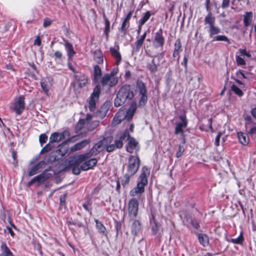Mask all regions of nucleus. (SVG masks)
<instances>
[{
  "mask_svg": "<svg viewBox=\"0 0 256 256\" xmlns=\"http://www.w3.org/2000/svg\"><path fill=\"white\" fill-rule=\"evenodd\" d=\"M64 46L66 50L68 59H71L76 54V52L74 50L72 44L70 43L66 40H64Z\"/></svg>",
  "mask_w": 256,
  "mask_h": 256,
  "instance_id": "c85d7f7f",
  "label": "nucleus"
},
{
  "mask_svg": "<svg viewBox=\"0 0 256 256\" xmlns=\"http://www.w3.org/2000/svg\"><path fill=\"white\" fill-rule=\"evenodd\" d=\"M186 221L196 229H198L200 227L199 222L198 220L190 214H186L185 216Z\"/></svg>",
  "mask_w": 256,
  "mask_h": 256,
  "instance_id": "a878e982",
  "label": "nucleus"
},
{
  "mask_svg": "<svg viewBox=\"0 0 256 256\" xmlns=\"http://www.w3.org/2000/svg\"><path fill=\"white\" fill-rule=\"evenodd\" d=\"M118 71V68H115L112 70V71H111L110 73H108L107 74H108L112 78H115L114 76L117 74Z\"/></svg>",
  "mask_w": 256,
  "mask_h": 256,
  "instance_id": "774afa93",
  "label": "nucleus"
},
{
  "mask_svg": "<svg viewBox=\"0 0 256 256\" xmlns=\"http://www.w3.org/2000/svg\"><path fill=\"white\" fill-rule=\"evenodd\" d=\"M98 163V160L96 158H86L81 164L82 170L86 171L92 168Z\"/></svg>",
  "mask_w": 256,
  "mask_h": 256,
  "instance_id": "6ab92c4d",
  "label": "nucleus"
},
{
  "mask_svg": "<svg viewBox=\"0 0 256 256\" xmlns=\"http://www.w3.org/2000/svg\"><path fill=\"white\" fill-rule=\"evenodd\" d=\"M136 110V106H135L132 110H128L126 112V115L124 116V119L126 118L128 121L131 120L133 118Z\"/></svg>",
  "mask_w": 256,
  "mask_h": 256,
  "instance_id": "49530a36",
  "label": "nucleus"
},
{
  "mask_svg": "<svg viewBox=\"0 0 256 256\" xmlns=\"http://www.w3.org/2000/svg\"><path fill=\"white\" fill-rule=\"evenodd\" d=\"M148 68L152 74L155 73L158 71V65L155 63L154 59L153 58L150 64H148L147 66Z\"/></svg>",
  "mask_w": 256,
  "mask_h": 256,
  "instance_id": "ea45409f",
  "label": "nucleus"
},
{
  "mask_svg": "<svg viewBox=\"0 0 256 256\" xmlns=\"http://www.w3.org/2000/svg\"><path fill=\"white\" fill-rule=\"evenodd\" d=\"M53 147V144L49 142L42 148L40 154H43L50 151Z\"/></svg>",
  "mask_w": 256,
  "mask_h": 256,
  "instance_id": "8fccbe9b",
  "label": "nucleus"
},
{
  "mask_svg": "<svg viewBox=\"0 0 256 256\" xmlns=\"http://www.w3.org/2000/svg\"><path fill=\"white\" fill-rule=\"evenodd\" d=\"M126 137H130V132L128 129H126L124 132H119L116 135L114 144L117 148L122 147V142L126 140Z\"/></svg>",
  "mask_w": 256,
  "mask_h": 256,
  "instance_id": "6e6552de",
  "label": "nucleus"
},
{
  "mask_svg": "<svg viewBox=\"0 0 256 256\" xmlns=\"http://www.w3.org/2000/svg\"><path fill=\"white\" fill-rule=\"evenodd\" d=\"M126 140H128V142L126 146V150L130 153H132L134 149L138 146V142L136 141L134 138L130 136V137H126Z\"/></svg>",
  "mask_w": 256,
  "mask_h": 256,
  "instance_id": "412c9836",
  "label": "nucleus"
},
{
  "mask_svg": "<svg viewBox=\"0 0 256 256\" xmlns=\"http://www.w3.org/2000/svg\"><path fill=\"white\" fill-rule=\"evenodd\" d=\"M67 140H65L58 146V150L60 152V154L62 156L66 153L68 150V148L66 146L67 145Z\"/></svg>",
  "mask_w": 256,
  "mask_h": 256,
  "instance_id": "4c0bfd02",
  "label": "nucleus"
},
{
  "mask_svg": "<svg viewBox=\"0 0 256 256\" xmlns=\"http://www.w3.org/2000/svg\"><path fill=\"white\" fill-rule=\"evenodd\" d=\"M90 142L89 140H84L76 144L72 148V150L76 151L86 146Z\"/></svg>",
  "mask_w": 256,
  "mask_h": 256,
  "instance_id": "7c9ffc66",
  "label": "nucleus"
},
{
  "mask_svg": "<svg viewBox=\"0 0 256 256\" xmlns=\"http://www.w3.org/2000/svg\"><path fill=\"white\" fill-rule=\"evenodd\" d=\"M136 88L138 89L140 98L138 102L139 107H143L148 101V90L145 84L141 80H138L136 82Z\"/></svg>",
  "mask_w": 256,
  "mask_h": 256,
  "instance_id": "20e7f679",
  "label": "nucleus"
},
{
  "mask_svg": "<svg viewBox=\"0 0 256 256\" xmlns=\"http://www.w3.org/2000/svg\"><path fill=\"white\" fill-rule=\"evenodd\" d=\"M160 227V224L158 222L154 224V225L152 226V234L154 236L156 235L158 233Z\"/></svg>",
  "mask_w": 256,
  "mask_h": 256,
  "instance_id": "3c124183",
  "label": "nucleus"
},
{
  "mask_svg": "<svg viewBox=\"0 0 256 256\" xmlns=\"http://www.w3.org/2000/svg\"><path fill=\"white\" fill-rule=\"evenodd\" d=\"M52 23V20L48 18H46L44 19L43 26L46 28L50 26Z\"/></svg>",
  "mask_w": 256,
  "mask_h": 256,
  "instance_id": "338daca9",
  "label": "nucleus"
},
{
  "mask_svg": "<svg viewBox=\"0 0 256 256\" xmlns=\"http://www.w3.org/2000/svg\"><path fill=\"white\" fill-rule=\"evenodd\" d=\"M244 240L242 232L240 233L239 236L236 238H231L228 240V242H232L235 244H242Z\"/></svg>",
  "mask_w": 256,
  "mask_h": 256,
  "instance_id": "37998d69",
  "label": "nucleus"
},
{
  "mask_svg": "<svg viewBox=\"0 0 256 256\" xmlns=\"http://www.w3.org/2000/svg\"><path fill=\"white\" fill-rule=\"evenodd\" d=\"M184 151V148L183 146L179 145L178 150L176 153V157L178 158L182 156Z\"/></svg>",
  "mask_w": 256,
  "mask_h": 256,
  "instance_id": "052dcab7",
  "label": "nucleus"
},
{
  "mask_svg": "<svg viewBox=\"0 0 256 256\" xmlns=\"http://www.w3.org/2000/svg\"><path fill=\"white\" fill-rule=\"evenodd\" d=\"M104 148V146L102 144V142L99 141L94 146L90 149L88 152L84 154L87 155V158H90L92 156H96L102 152Z\"/></svg>",
  "mask_w": 256,
  "mask_h": 256,
  "instance_id": "dca6fc26",
  "label": "nucleus"
},
{
  "mask_svg": "<svg viewBox=\"0 0 256 256\" xmlns=\"http://www.w3.org/2000/svg\"><path fill=\"white\" fill-rule=\"evenodd\" d=\"M100 90V84L96 85L93 90L88 100V108L90 112H94L96 108V102L99 99Z\"/></svg>",
  "mask_w": 256,
  "mask_h": 256,
  "instance_id": "423d86ee",
  "label": "nucleus"
},
{
  "mask_svg": "<svg viewBox=\"0 0 256 256\" xmlns=\"http://www.w3.org/2000/svg\"><path fill=\"white\" fill-rule=\"evenodd\" d=\"M194 234L197 236L200 244L204 247H206L209 244V238L205 234L198 233L194 232Z\"/></svg>",
  "mask_w": 256,
  "mask_h": 256,
  "instance_id": "4be33fe9",
  "label": "nucleus"
},
{
  "mask_svg": "<svg viewBox=\"0 0 256 256\" xmlns=\"http://www.w3.org/2000/svg\"><path fill=\"white\" fill-rule=\"evenodd\" d=\"M50 83V78H43L40 82L42 90L45 92H48L50 88L51 84Z\"/></svg>",
  "mask_w": 256,
  "mask_h": 256,
  "instance_id": "72a5a7b5",
  "label": "nucleus"
},
{
  "mask_svg": "<svg viewBox=\"0 0 256 256\" xmlns=\"http://www.w3.org/2000/svg\"><path fill=\"white\" fill-rule=\"evenodd\" d=\"M231 90L234 92L235 94L240 97L244 95L242 91L234 84L231 86Z\"/></svg>",
  "mask_w": 256,
  "mask_h": 256,
  "instance_id": "de8ad7c7",
  "label": "nucleus"
},
{
  "mask_svg": "<svg viewBox=\"0 0 256 256\" xmlns=\"http://www.w3.org/2000/svg\"><path fill=\"white\" fill-rule=\"evenodd\" d=\"M129 27H130V22H128L124 20L122 22L121 27L119 29L120 30L123 34L124 36L126 34V32L128 30V28Z\"/></svg>",
  "mask_w": 256,
  "mask_h": 256,
  "instance_id": "a19ab883",
  "label": "nucleus"
},
{
  "mask_svg": "<svg viewBox=\"0 0 256 256\" xmlns=\"http://www.w3.org/2000/svg\"><path fill=\"white\" fill-rule=\"evenodd\" d=\"M214 41L225 42H226L227 44H230V40L226 36H224V35H219V36H214L212 42H214Z\"/></svg>",
  "mask_w": 256,
  "mask_h": 256,
  "instance_id": "79ce46f5",
  "label": "nucleus"
},
{
  "mask_svg": "<svg viewBox=\"0 0 256 256\" xmlns=\"http://www.w3.org/2000/svg\"><path fill=\"white\" fill-rule=\"evenodd\" d=\"M144 40L139 38L138 40H137L136 42V48H135V50L136 52H138L140 51L141 47L142 46V44H143V43H144Z\"/></svg>",
  "mask_w": 256,
  "mask_h": 256,
  "instance_id": "4d7b16f0",
  "label": "nucleus"
},
{
  "mask_svg": "<svg viewBox=\"0 0 256 256\" xmlns=\"http://www.w3.org/2000/svg\"><path fill=\"white\" fill-rule=\"evenodd\" d=\"M124 120V117L122 118L121 116H120L119 114H116L115 115V116L112 121V124L113 126L118 125V124H120L122 122V120Z\"/></svg>",
  "mask_w": 256,
  "mask_h": 256,
  "instance_id": "a18cd8bd",
  "label": "nucleus"
},
{
  "mask_svg": "<svg viewBox=\"0 0 256 256\" xmlns=\"http://www.w3.org/2000/svg\"><path fill=\"white\" fill-rule=\"evenodd\" d=\"M94 59L98 64L103 63V54L100 50H96L94 52Z\"/></svg>",
  "mask_w": 256,
  "mask_h": 256,
  "instance_id": "473e14b6",
  "label": "nucleus"
},
{
  "mask_svg": "<svg viewBox=\"0 0 256 256\" xmlns=\"http://www.w3.org/2000/svg\"><path fill=\"white\" fill-rule=\"evenodd\" d=\"M113 140V138L112 136H107L106 138H104L103 140H100L102 142V144L104 146H106L108 144H110Z\"/></svg>",
  "mask_w": 256,
  "mask_h": 256,
  "instance_id": "864d4df0",
  "label": "nucleus"
},
{
  "mask_svg": "<svg viewBox=\"0 0 256 256\" xmlns=\"http://www.w3.org/2000/svg\"><path fill=\"white\" fill-rule=\"evenodd\" d=\"M48 140V136L45 134H41L39 137L40 142L42 146L43 144L46 143Z\"/></svg>",
  "mask_w": 256,
  "mask_h": 256,
  "instance_id": "13d9d810",
  "label": "nucleus"
},
{
  "mask_svg": "<svg viewBox=\"0 0 256 256\" xmlns=\"http://www.w3.org/2000/svg\"><path fill=\"white\" fill-rule=\"evenodd\" d=\"M86 128V118L84 119H80L75 126L76 132L82 137L86 135L87 132L84 131V133H82L81 131L84 128Z\"/></svg>",
  "mask_w": 256,
  "mask_h": 256,
  "instance_id": "a211bd4d",
  "label": "nucleus"
},
{
  "mask_svg": "<svg viewBox=\"0 0 256 256\" xmlns=\"http://www.w3.org/2000/svg\"><path fill=\"white\" fill-rule=\"evenodd\" d=\"M165 42V39L162 36V30L160 28L154 34V45L156 48H162Z\"/></svg>",
  "mask_w": 256,
  "mask_h": 256,
  "instance_id": "2eb2a0df",
  "label": "nucleus"
},
{
  "mask_svg": "<svg viewBox=\"0 0 256 256\" xmlns=\"http://www.w3.org/2000/svg\"><path fill=\"white\" fill-rule=\"evenodd\" d=\"M179 118L181 120V122L176 123V127L174 130V134L177 135L180 134L183 136L184 134V131L183 128H184L188 126V120L186 114L179 116Z\"/></svg>",
  "mask_w": 256,
  "mask_h": 256,
  "instance_id": "0eeeda50",
  "label": "nucleus"
},
{
  "mask_svg": "<svg viewBox=\"0 0 256 256\" xmlns=\"http://www.w3.org/2000/svg\"><path fill=\"white\" fill-rule=\"evenodd\" d=\"M216 22V18L204 20V24H208V30L209 33V36L210 38H213L214 36L216 35L220 32V28L216 26H215L214 24Z\"/></svg>",
  "mask_w": 256,
  "mask_h": 256,
  "instance_id": "9b49d317",
  "label": "nucleus"
},
{
  "mask_svg": "<svg viewBox=\"0 0 256 256\" xmlns=\"http://www.w3.org/2000/svg\"><path fill=\"white\" fill-rule=\"evenodd\" d=\"M92 116H94L90 114L86 116V132L92 131L99 126V120H92Z\"/></svg>",
  "mask_w": 256,
  "mask_h": 256,
  "instance_id": "f3484780",
  "label": "nucleus"
},
{
  "mask_svg": "<svg viewBox=\"0 0 256 256\" xmlns=\"http://www.w3.org/2000/svg\"><path fill=\"white\" fill-rule=\"evenodd\" d=\"M238 140L244 146H247L250 142V138L247 134L239 132L237 134Z\"/></svg>",
  "mask_w": 256,
  "mask_h": 256,
  "instance_id": "393cba45",
  "label": "nucleus"
},
{
  "mask_svg": "<svg viewBox=\"0 0 256 256\" xmlns=\"http://www.w3.org/2000/svg\"><path fill=\"white\" fill-rule=\"evenodd\" d=\"M87 155L84 154L75 155L70 156L66 162V169L72 170L74 174L78 175L80 173L81 165L84 160H86Z\"/></svg>",
  "mask_w": 256,
  "mask_h": 256,
  "instance_id": "7ed1b4c3",
  "label": "nucleus"
},
{
  "mask_svg": "<svg viewBox=\"0 0 256 256\" xmlns=\"http://www.w3.org/2000/svg\"><path fill=\"white\" fill-rule=\"evenodd\" d=\"M140 160L138 156H130L127 166V172L131 176H134L138 171Z\"/></svg>",
  "mask_w": 256,
  "mask_h": 256,
  "instance_id": "39448f33",
  "label": "nucleus"
},
{
  "mask_svg": "<svg viewBox=\"0 0 256 256\" xmlns=\"http://www.w3.org/2000/svg\"><path fill=\"white\" fill-rule=\"evenodd\" d=\"M74 79L80 82V86L82 87L86 85L87 82L86 76L84 74H75L74 76Z\"/></svg>",
  "mask_w": 256,
  "mask_h": 256,
  "instance_id": "cd10ccee",
  "label": "nucleus"
},
{
  "mask_svg": "<svg viewBox=\"0 0 256 256\" xmlns=\"http://www.w3.org/2000/svg\"><path fill=\"white\" fill-rule=\"evenodd\" d=\"M141 224L138 220H134L132 225V234L137 236L141 230Z\"/></svg>",
  "mask_w": 256,
  "mask_h": 256,
  "instance_id": "bb28decb",
  "label": "nucleus"
},
{
  "mask_svg": "<svg viewBox=\"0 0 256 256\" xmlns=\"http://www.w3.org/2000/svg\"><path fill=\"white\" fill-rule=\"evenodd\" d=\"M150 174V170L146 166L142 168L141 173L137 180L136 186L134 187L130 192L132 196H134L138 194L144 192L145 186L148 185V177Z\"/></svg>",
  "mask_w": 256,
  "mask_h": 256,
  "instance_id": "f257e3e1",
  "label": "nucleus"
},
{
  "mask_svg": "<svg viewBox=\"0 0 256 256\" xmlns=\"http://www.w3.org/2000/svg\"><path fill=\"white\" fill-rule=\"evenodd\" d=\"M12 157L14 160L13 164H14V166L16 167L18 166V161L17 160V156H16L17 152L16 151L13 150L12 151Z\"/></svg>",
  "mask_w": 256,
  "mask_h": 256,
  "instance_id": "680f3d73",
  "label": "nucleus"
},
{
  "mask_svg": "<svg viewBox=\"0 0 256 256\" xmlns=\"http://www.w3.org/2000/svg\"><path fill=\"white\" fill-rule=\"evenodd\" d=\"M151 16L150 12V11H147L146 13L144 14V16L139 20V23L140 24H144L149 19Z\"/></svg>",
  "mask_w": 256,
  "mask_h": 256,
  "instance_id": "09e8293b",
  "label": "nucleus"
},
{
  "mask_svg": "<svg viewBox=\"0 0 256 256\" xmlns=\"http://www.w3.org/2000/svg\"><path fill=\"white\" fill-rule=\"evenodd\" d=\"M106 148V152H112L114 150L116 146L114 144H108L106 146H104V148Z\"/></svg>",
  "mask_w": 256,
  "mask_h": 256,
  "instance_id": "0e129e2a",
  "label": "nucleus"
},
{
  "mask_svg": "<svg viewBox=\"0 0 256 256\" xmlns=\"http://www.w3.org/2000/svg\"><path fill=\"white\" fill-rule=\"evenodd\" d=\"M51 176L52 174H50L44 172L32 178L30 181L28 182V186H30L35 182H38V185L40 186L48 179Z\"/></svg>",
  "mask_w": 256,
  "mask_h": 256,
  "instance_id": "1a4fd4ad",
  "label": "nucleus"
},
{
  "mask_svg": "<svg viewBox=\"0 0 256 256\" xmlns=\"http://www.w3.org/2000/svg\"><path fill=\"white\" fill-rule=\"evenodd\" d=\"M133 91L130 88L129 84L123 85L116 94V96L114 101V105L116 107L120 106L126 102L130 100L134 97Z\"/></svg>",
  "mask_w": 256,
  "mask_h": 256,
  "instance_id": "f03ea898",
  "label": "nucleus"
},
{
  "mask_svg": "<svg viewBox=\"0 0 256 256\" xmlns=\"http://www.w3.org/2000/svg\"><path fill=\"white\" fill-rule=\"evenodd\" d=\"M94 84L99 82L102 76L101 68L97 64L94 66Z\"/></svg>",
  "mask_w": 256,
  "mask_h": 256,
  "instance_id": "b1692460",
  "label": "nucleus"
},
{
  "mask_svg": "<svg viewBox=\"0 0 256 256\" xmlns=\"http://www.w3.org/2000/svg\"><path fill=\"white\" fill-rule=\"evenodd\" d=\"M132 176L128 172L124 175L123 178L121 180L122 184L123 186L124 187L129 184L130 177Z\"/></svg>",
  "mask_w": 256,
  "mask_h": 256,
  "instance_id": "c03bdc74",
  "label": "nucleus"
},
{
  "mask_svg": "<svg viewBox=\"0 0 256 256\" xmlns=\"http://www.w3.org/2000/svg\"><path fill=\"white\" fill-rule=\"evenodd\" d=\"M115 228L116 231V236H118L120 232H121L122 222L118 221L114 219Z\"/></svg>",
  "mask_w": 256,
  "mask_h": 256,
  "instance_id": "603ef678",
  "label": "nucleus"
},
{
  "mask_svg": "<svg viewBox=\"0 0 256 256\" xmlns=\"http://www.w3.org/2000/svg\"><path fill=\"white\" fill-rule=\"evenodd\" d=\"M210 0H206V11L208 12V14L206 16L204 20L215 18V17L212 16V14L210 6Z\"/></svg>",
  "mask_w": 256,
  "mask_h": 256,
  "instance_id": "c9c22d12",
  "label": "nucleus"
},
{
  "mask_svg": "<svg viewBox=\"0 0 256 256\" xmlns=\"http://www.w3.org/2000/svg\"><path fill=\"white\" fill-rule=\"evenodd\" d=\"M174 46V50H177L178 52L182 51V44L180 40V38H178L176 40Z\"/></svg>",
  "mask_w": 256,
  "mask_h": 256,
  "instance_id": "5fc2aeb1",
  "label": "nucleus"
},
{
  "mask_svg": "<svg viewBox=\"0 0 256 256\" xmlns=\"http://www.w3.org/2000/svg\"><path fill=\"white\" fill-rule=\"evenodd\" d=\"M239 52L242 56H246L247 57L250 58L251 54L250 52H247L246 49H239Z\"/></svg>",
  "mask_w": 256,
  "mask_h": 256,
  "instance_id": "69168bd1",
  "label": "nucleus"
},
{
  "mask_svg": "<svg viewBox=\"0 0 256 256\" xmlns=\"http://www.w3.org/2000/svg\"><path fill=\"white\" fill-rule=\"evenodd\" d=\"M119 46H117L116 48L113 47H110V51L112 56L116 59V64L118 65L122 60V56L120 52L118 51Z\"/></svg>",
  "mask_w": 256,
  "mask_h": 256,
  "instance_id": "5701e85b",
  "label": "nucleus"
},
{
  "mask_svg": "<svg viewBox=\"0 0 256 256\" xmlns=\"http://www.w3.org/2000/svg\"><path fill=\"white\" fill-rule=\"evenodd\" d=\"M104 18L105 22V28L104 30V34L106 36V40H108V34L110 31V22L106 18L104 14Z\"/></svg>",
  "mask_w": 256,
  "mask_h": 256,
  "instance_id": "58836bf2",
  "label": "nucleus"
},
{
  "mask_svg": "<svg viewBox=\"0 0 256 256\" xmlns=\"http://www.w3.org/2000/svg\"><path fill=\"white\" fill-rule=\"evenodd\" d=\"M118 82L117 78H112L107 74H104L102 78L100 83L103 87L108 86L109 87L112 88Z\"/></svg>",
  "mask_w": 256,
  "mask_h": 256,
  "instance_id": "4468645a",
  "label": "nucleus"
},
{
  "mask_svg": "<svg viewBox=\"0 0 256 256\" xmlns=\"http://www.w3.org/2000/svg\"><path fill=\"white\" fill-rule=\"evenodd\" d=\"M138 210V200L133 198L130 200L128 202V214L131 218H135L137 215Z\"/></svg>",
  "mask_w": 256,
  "mask_h": 256,
  "instance_id": "f8f14e48",
  "label": "nucleus"
},
{
  "mask_svg": "<svg viewBox=\"0 0 256 256\" xmlns=\"http://www.w3.org/2000/svg\"><path fill=\"white\" fill-rule=\"evenodd\" d=\"M110 102L106 101L102 106L92 116L100 119L104 118L106 116V114L110 108Z\"/></svg>",
  "mask_w": 256,
  "mask_h": 256,
  "instance_id": "9d476101",
  "label": "nucleus"
},
{
  "mask_svg": "<svg viewBox=\"0 0 256 256\" xmlns=\"http://www.w3.org/2000/svg\"><path fill=\"white\" fill-rule=\"evenodd\" d=\"M24 96H20L14 104V110L17 114H20L24 108Z\"/></svg>",
  "mask_w": 256,
  "mask_h": 256,
  "instance_id": "aec40b11",
  "label": "nucleus"
},
{
  "mask_svg": "<svg viewBox=\"0 0 256 256\" xmlns=\"http://www.w3.org/2000/svg\"><path fill=\"white\" fill-rule=\"evenodd\" d=\"M252 12H246L244 15V24L246 27L248 26L252 19Z\"/></svg>",
  "mask_w": 256,
  "mask_h": 256,
  "instance_id": "2f4dec72",
  "label": "nucleus"
},
{
  "mask_svg": "<svg viewBox=\"0 0 256 256\" xmlns=\"http://www.w3.org/2000/svg\"><path fill=\"white\" fill-rule=\"evenodd\" d=\"M94 222L96 224V227L99 232L104 234V236H106L108 232H106V227L104 226L102 222L98 219H95Z\"/></svg>",
  "mask_w": 256,
  "mask_h": 256,
  "instance_id": "f704fd0d",
  "label": "nucleus"
},
{
  "mask_svg": "<svg viewBox=\"0 0 256 256\" xmlns=\"http://www.w3.org/2000/svg\"><path fill=\"white\" fill-rule=\"evenodd\" d=\"M102 186L101 184H98L96 186L91 192V195L97 194L99 193L100 191L102 190Z\"/></svg>",
  "mask_w": 256,
  "mask_h": 256,
  "instance_id": "6e6d98bb",
  "label": "nucleus"
},
{
  "mask_svg": "<svg viewBox=\"0 0 256 256\" xmlns=\"http://www.w3.org/2000/svg\"><path fill=\"white\" fill-rule=\"evenodd\" d=\"M222 134V132H220L216 138L214 144L216 146H220V140Z\"/></svg>",
  "mask_w": 256,
  "mask_h": 256,
  "instance_id": "e2e57ef3",
  "label": "nucleus"
},
{
  "mask_svg": "<svg viewBox=\"0 0 256 256\" xmlns=\"http://www.w3.org/2000/svg\"><path fill=\"white\" fill-rule=\"evenodd\" d=\"M2 256H14L4 242H2L0 246Z\"/></svg>",
  "mask_w": 256,
  "mask_h": 256,
  "instance_id": "c756f323",
  "label": "nucleus"
},
{
  "mask_svg": "<svg viewBox=\"0 0 256 256\" xmlns=\"http://www.w3.org/2000/svg\"><path fill=\"white\" fill-rule=\"evenodd\" d=\"M236 62L238 66H242L246 64V62L243 58L239 56H236Z\"/></svg>",
  "mask_w": 256,
  "mask_h": 256,
  "instance_id": "bf43d9fd",
  "label": "nucleus"
},
{
  "mask_svg": "<svg viewBox=\"0 0 256 256\" xmlns=\"http://www.w3.org/2000/svg\"><path fill=\"white\" fill-rule=\"evenodd\" d=\"M70 132L68 130H64L62 132H55L52 133L50 137V142L53 144L54 142H58L66 136H70Z\"/></svg>",
  "mask_w": 256,
  "mask_h": 256,
  "instance_id": "ddd939ff",
  "label": "nucleus"
},
{
  "mask_svg": "<svg viewBox=\"0 0 256 256\" xmlns=\"http://www.w3.org/2000/svg\"><path fill=\"white\" fill-rule=\"evenodd\" d=\"M42 162H40L36 165L32 166L28 170V176H31L36 174L38 170L41 168Z\"/></svg>",
  "mask_w": 256,
  "mask_h": 256,
  "instance_id": "e433bc0d",
  "label": "nucleus"
}]
</instances>
